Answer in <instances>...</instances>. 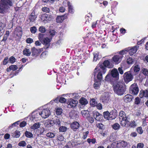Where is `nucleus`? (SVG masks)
<instances>
[{
  "label": "nucleus",
  "mask_w": 148,
  "mask_h": 148,
  "mask_svg": "<svg viewBox=\"0 0 148 148\" xmlns=\"http://www.w3.org/2000/svg\"><path fill=\"white\" fill-rule=\"evenodd\" d=\"M113 66L114 65L110 62V60L109 59L105 60L103 64L99 63L95 68V70L99 71L101 69L103 73L104 74L107 71L106 67L109 68H112Z\"/></svg>",
  "instance_id": "f257e3e1"
},
{
  "label": "nucleus",
  "mask_w": 148,
  "mask_h": 148,
  "mask_svg": "<svg viewBox=\"0 0 148 148\" xmlns=\"http://www.w3.org/2000/svg\"><path fill=\"white\" fill-rule=\"evenodd\" d=\"M12 5V3L10 0H1L0 1V13L4 14L6 12Z\"/></svg>",
  "instance_id": "f03ea898"
},
{
  "label": "nucleus",
  "mask_w": 148,
  "mask_h": 148,
  "mask_svg": "<svg viewBox=\"0 0 148 148\" xmlns=\"http://www.w3.org/2000/svg\"><path fill=\"white\" fill-rule=\"evenodd\" d=\"M119 116L120 124L123 126H125L129 122L128 116H127L125 113L122 111L119 112Z\"/></svg>",
  "instance_id": "7ed1b4c3"
},
{
  "label": "nucleus",
  "mask_w": 148,
  "mask_h": 148,
  "mask_svg": "<svg viewBox=\"0 0 148 148\" xmlns=\"http://www.w3.org/2000/svg\"><path fill=\"white\" fill-rule=\"evenodd\" d=\"M114 90L115 93L118 95H121L125 92L123 84L120 82H118L114 86Z\"/></svg>",
  "instance_id": "20e7f679"
},
{
  "label": "nucleus",
  "mask_w": 148,
  "mask_h": 148,
  "mask_svg": "<svg viewBox=\"0 0 148 148\" xmlns=\"http://www.w3.org/2000/svg\"><path fill=\"white\" fill-rule=\"evenodd\" d=\"M127 143L124 141L120 140L114 142L112 143V146L114 148L125 147L127 145Z\"/></svg>",
  "instance_id": "39448f33"
},
{
  "label": "nucleus",
  "mask_w": 148,
  "mask_h": 148,
  "mask_svg": "<svg viewBox=\"0 0 148 148\" xmlns=\"http://www.w3.org/2000/svg\"><path fill=\"white\" fill-rule=\"evenodd\" d=\"M123 56L119 54L115 55L112 57L111 61L113 63L117 64L121 62L122 60Z\"/></svg>",
  "instance_id": "423d86ee"
},
{
  "label": "nucleus",
  "mask_w": 148,
  "mask_h": 148,
  "mask_svg": "<svg viewBox=\"0 0 148 148\" xmlns=\"http://www.w3.org/2000/svg\"><path fill=\"white\" fill-rule=\"evenodd\" d=\"M130 93L134 95H136L139 91V88L137 84L134 83L132 84L129 88Z\"/></svg>",
  "instance_id": "0eeeda50"
},
{
  "label": "nucleus",
  "mask_w": 148,
  "mask_h": 148,
  "mask_svg": "<svg viewBox=\"0 0 148 148\" xmlns=\"http://www.w3.org/2000/svg\"><path fill=\"white\" fill-rule=\"evenodd\" d=\"M133 78V76L129 71L126 72L124 73V79L126 83H127L132 81Z\"/></svg>",
  "instance_id": "6e6552de"
},
{
  "label": "nucleus",
  "mask_w": 148,
  "mask_h": 148,
  "mask_svg": "<svg viewBox=\"0 0 148 148\" xmlns=\"http://www.w3.org/2000/svg\"><path fill=\"white\" fill-rule=\"evenodd\" d=\"M40 116L44 118L48 117L50 114V112L48 108L43 109L40 112Z\"/></svg>",
  "instance_id": "1a4fd4ad"
},
{
  "label": "nucleus",
  "mask_w": 148,
  "mask_h": 148,
  "mask_svg": "<svg viewBox=\"0 0 148 148\" xmlns=\"http://www.w3.org/2000/svg\"><path fill=\"white\" fill-rule=\"evenodd\" d=\"M101 99L104 103H107L110 99L109 94L108 92H105L103 93L101 97Z\"/></svg>",
  "instance_id": "9d476101"
},
{
  "label": "nucleus",
  "mask_w": 148,
  "mask_h": 148,
  "mask_svg": "<svg viewBox=\"0 0 148 148\" xmlns=\"http://www.w3.org/2000/svg\"><path fill=\"white\" fill-rule=\"evenodd\" d=\"M111 76L115 80H118L119 79V74L117 69L114 68L110 72Z\"/></svg>",
  "instance_id": "9b49d317"
},
{
  "label": "nucleus",
  "mask_w": 148,
  "mask_h": 148,
  "mask_svg": "<svg viewBox=\"0 0 148 148\" xmlns=\"http://www.w3.org/2000/svg\"><path fill=\"white\" fill-rule=\"evenodd\" d=\"M78 103L77 101L74 100L72 99H70L67 102L68 108H72L76 106Z\"/></svg>",
  "instance_id": "f8f14e48"
},
{
  "label": "nucleus",
  "mask_w": 148,
  "mask_h": 148,
  "mask_svg": "<svg viewBox=\"0 0 148 148\" xmlns=\"http://www.w3.org/2000/svg\"><path fill=\"white\" fill-rule=\"evenodd\" d=\"M95 71L94 72V77H95L96 75L97 72V79H98V81H101L102 79V74H103V73L102 70L101 69H100L98 71L97 70H96L95 69Z\"/></svg>",
  "instance_id": "ddd939ff"
},
{
  "label": "nucleus",
  "mask_w": 148,
  "mask_h": 148,
  "mask_svg": "<svg viewBox=\"0 0 148 148\" xmlns=\"http://www.w3.org/2000/svg\"><path fill=\"white\" fill-rule=\"evenodd\" d=\"M81 114L84 117L88 118V119L91 123H92V118L90 117L89 112L87 110H83L81 111Z\"/></svg>",
  "instance_id": "4468645a"
},
{
  "label": "nucleus",
  "mask_w": 148,
  "mask_h": 148,
  "mask_svg": "<svg viewBox=\"0 0 148 148\" xmlns=\"http://www.w3.org/2000/svg\"><path fill=\"white\" fill-rule=\"evenodd\" d=\"M69 116L71 119H76L79 117L77 112L75 110L71 111L69 113Z\"/></svg>",
  "instance_id": "2eb2a0df"
},
{
  "label": "nucleus",
  "mask_w": 148,
  "mask_h": 148,
  "mask_svg": "<svg viewBox=\"0 0 148 148\" xmlns=\"http://www.w3.org/2000/svg\"><path fill=\"white\" fill-rule=\"evenodd\" d=\"M93 117L96 120L99 121L101 120L102 116L99 112H95L93 113Z\"/></svg>",
  "instance_id": "dca6fc26"
},
{
  "label": "nucleus",
  "mask_w": 148,
  "mask_h": 148,
  "mask_svg": "<svg viewBox=\"0 0 148 148\" xmlns=\"http://www.w3.org/2000/svg\"><path fill=\"white\" fill-rule=\"evenodd\" d=\"M138 47H139L138 46L133 47L128 51L130 55H132L136 52Z\"/></svg>",
  "instance_id": "f3484780"
},
{
  "label": "nucleus",
  "mask_w": 148,
  "mask_h": 148,
  "mask_svg": "<svg viewBox=\"0 0 148 148\" xmlns=\"http://www.w3.org/2000/svg\"><path fill=\"white\" fill-rule=\"evenodd\" d=\"M37 18V16L35 14L34 11H33L28 16V19L30 22H34L36 20Z\"/></svg>",
  "instance_id": "a211bd4d"
},
{
  "label": "nucleus",
  "mask_w": 148,
  "mask_h": 148,
  "mask_svg": "<svg viewBox=\"0 0 148 148\" xmlns=\"http://www.w3.org/2000/svg\"><path fill=\"white\" fill-rule=\"evenodd\" d=\"M110 118L111 120L115 119L117 115V112L115 110H114L109 112Z\"/></svg>",
  "instance_id": "6ab92c4d"
},
{
  "label": "nucleus",
  "mask_w": 148,
  "mask_h": 148,
  "mask_svg": "<svg viewBox=\"0 0 148 148\" xmlns=\"http://www.w3.org/2000/svg\"><path fill=\"white\" fill-rule=\"evenodd\" d=\"M32 56H34L39 54L40 53V50L39 49H37L35 47H33L31 49Z\"/></svg>",
  "instance_id": "aec40b11"
},
{
  "label": "nucleus",
  "mask_w": 148,
  "mask_h": 148,
  "mask_svg": "<svg viewBox=\"0 0 148 148\" xmlns=\"http://www.w3.org/2000/svg\"><path fill=\"white\" fill-rule=\"evenodd\" d=\"M95 98H93V107L96 106L97 108L99 110H101L102 108V104L99 103H98L97 101H96Z\"/></svg>",
  "instance_id": "412c9836"
},
{
  "label": "nucleus",
  "mask_w": 148,
  "mask_h": 148,
  "mask_svg": "<svg viewBox=\"0 0 148 148\" xmlns=\"http://www.w3.org/2000/svg\"><path fill=\"white\" fill-rule=\"evenodd\" d=\"M40 116V112L35 111L32 113V117L30 119L32 120L35 119L36 118H38Z\"/></svg>",
  "instance_id": "4be33fe9"
},
{
  "label": "nucleus",
  "mask_w": 148,
  "mask_h": 148,
  "mask_svg": "<svg viewBox=\"0 0 148 148\" xmlns=\"http://www.w3.org/2000/svg\"><path fill=\"white\" fill-rule=\"evenodd\" d=\"M44 125L46 127L49 128L53 125V123L52 121L47 120L44 123Z\"/></svg>",
  "instance_id": "5701e85b"
},
{
  "label": "nucleus",
  "mask_w": 148,
  "mask_h": 148,
  "mask_svg": "<svg viewBox=\"0 0 148 148\" xmlns=\"http://www.w3.org/2000/svg\"><path fill=\"white\" fill-rule=\"evenodd\" d=\"M53 122V125L55 124L56 125H58V126H60V125L61 120L60 118L57 117H55L54 118Z\"/></svg>",
  "instance_id": "b1692460"
},
{
  "label": "nucleus",
  "mask_w": 148,
  "mask_h": 148,
  "mask_svg": "<svg viewBox=\"0 0 148 148\" xmlns=\"http://www.w3.org/2000/svg\"><path fill=\"white\" fill-rule=\"evenodd\" d=\"M132 98L133 97L129 94L127 95L124 97V101L127 103L131 101Z\"/></svg>",
  "instance_id": "393cba45"
},
{
  "label": "nucleus",
  "mask_w": 148,
  "mask_h": 148,
  "mask_svg": "<svg viewBox=\"0 0 148 148\" xmlns=\"http://www.w3.org/2000/svg\"><path fill=\"white\" fill-rule=\"evenodd\" d=\"M139 95L141 98H142L143 97H148V89L142 91H140Z\"/></svg>",
  "instance_id": "a878e982"
},
{
  "label": "nucleus",
  "mask_w": 148,
  "mask_h": 148,
  "mask_svg": "<svg viewBox=\"0 0 148 148\" xmlns=\"http://www.w3.org/2000/svg\"><path fill=\"white\" fill-rule=\"evenodd\" d=\"M79 124L77 122H75L72 123L71 125V128L74 131L78 129L79 127Z\"/></svg>",
  "instance_id": "bb28decb"
},
{
  "label": "nucleus",
  "mask_w": 148,
  "mask_h": 148,
  "mask_svg": "<svg viewBox=\"0 0 148 148\" xmlns=\"http://www.w3.org/2000/svg\"><path fill=\"white\" fill-rule=\"evenodd\" d=\"M41 19L44 23H46L49 20L48 15L46 14L42 15L41 16Z\"/></svg>",
  "instance_id": "cd10ccee"
},
{
  "label": "nucleus",
  "mask_w": 148,
  "mask_h": 148,
  "mask_svg": "<svg viewBox=\"0 0 148 148\" xmlns=\"http://www.w3.org/2000/svg\"><path fill=\"white\" fill-rule=\"evenodd\" d=\"M51 41V39L47 37L45 38H44L43 40L42 41V42H43L44 44L46 45V46H47V47H46V48H48V47L49 46V42Z\"/></svg>",
  "instance_id": "c85d7f7f"
},
{
  "label": "nucleus",
  "mask_w": 148,
  "mask_h": 148,
  "mask_svg": "<svg viewBox=\"0 0 148 148\" xmlns=\"http://www.w3.org/2000/svg\"><path fill=\"white\" fill-rule=\"evenodd\" d=\"M66 18L64 16H58L56 18V22L58 23H62Z\"/></svg>",
  "instance_id": "c756f323"
},
{
  "label": "nucleus",
  "mask_w": 148,
  "mask_h": 148,
  "mask_svg": "<svg viewBox=\"0 0 148 148\" xmlns=\"http://www.w3.org/2000/svg\"><path fill=\"white\" fill-rule=\"evenodd\" d=\"M131 70H133L134 72L137 73L140 70V67L138 65H134L131 68Z\"/></svg>",
  "instance_id": "7c9ffc66"
},
{
  "label": "nucleus",
  "mask_w": 148,
  "mask_h": 148,
  "mask_svg": "<svg viewBox=\"0 0 148 148\" xmlns=\"http://www.w3.org/2000/svg\"><path fill=\"white\" fill-rule=\"evenodd\" d=\"M79 102L80 103L83 105H85L88 103L87 100L84 97L81 98L79 100Z\"/></svg>",
  "instance_id": "2f4dec72"
},
{
  "label": "nucleus",
  "mask_w": 148,
  "mask_h": 148,
  "mask_svg": "<svg viewBox=\"0 0 148 148\" xmlns=\"http://www.w3.org/2000/svg\"><path fill=\"white\" fill-rule=\"evenodd\" d=\"M92 15L91 14L88 13L86 17V20H88V21H86L85 22L86 24H88V23H90V22H91L92 21Z\"/></svg>",
  "instance_id": "473e14b6"
},
{
  "label": "nucleus",
  "mask_w": 148,
  "mask_h": 148,
  "mask_svg": "<svg viewBox=\"0 0 148 148\" xmlns=\"http://www.w3.org/2000/svg\"><path fill=\"white\" fill-rule=\"evenodd\" d=\"M20 135V132L18 131H16L12 133L11 136L14 138H18Z\"/></svg>",
  "instance_id": "72a5a7b5"
},
{
  "label": "nucleus",
  "mask_w": 148,
  "mask_h": 148,
  "mask_svg": "<svg viewBox=\"0 0 148 148\" xmlns=\"http://www.w3.org/2000/svg\"><path fill=\"white\" fill-rule=\"evenodd\" d=\"M31 51L29 49L27 48L25 49L23 51V54L27 56H29L31 54Z\"/></svg>",
  "instance_id": "f704fd0d"
},
{
  "label": "nucleus",
  "mask_w": 148,
  "mask_h": 148,
  "mask_svg": "<svg viewBox=\"0 0 148 148\" xmlns=\"http://www.w3.org/2000/svg\"><path fill=\"white\" fill-rule=\"evenodd\" d=\"M104 118L107 120H111L110 118V114L108 111H107L103 112Z\"/></svg>",
  "instance_id": "c9c22d12"
},
{
  "label": "nucleus",
  "mask_w": 148,
  "mask_h": 148,
  "mask_svg": "<svg viewBox=\"0 0 148 148\" xmlns=\"http://www.w3.org/2000/svg\"><path fill=\"white\" fill-rule=\"evenodd\" d=\"M40 123L39 122L34 123L33 125L31 127V129L33 130L37 129L40 127Z\"/></svg>",
  "instance_id": "e433bc0d"
},
{
  "label": "nucleus",
  "mask_w": 148,
  "mask_h": 148,
  "mask_svg": "<svg viewBox=\"0 0 148 148\" xmlns=\"http://www.w3.org/2000/svg\"><path fill=\"white\" fill-rule=\"evenodd\" d=\"M100 81L95 82L94 84V87L95 88L98 89L99 88V86L101 84Z\"/></svg>",
  "instance_id": "4c0bfd02"
},
{
  "label": "nucleus",
  "mask_w": 148,
  "mask_h": 148,
  "mask_svg": "<svg viewBox=\"0 0 148 148\" xmlns=\"http://www.w3.org/2000/svg\"><path fill=\"white\" fill-rule=\"evenodd\" d=\"M25 136L28 138H32L33 137L32 134L30 132L26 131L25 132Z\"/></svg>",
  "instance_id": "58836bf2"
},
{
  "label": "nucleus",
  "mask_w": 148,
  "mask_h": 148,
  "mask_svg": "<svg viewBox=\"0 0 148 148\" xmlns=\"http://www.w3.org/2000/svg\"><path fill=\"white\" fill-rule=\"evenodd\" d=\"M96 126L97 127L100 129H103L105 128L104 125L101 123H97Z\"/></svg>",
  "instance_id": "ea45409f"
},
{
  "label": "nucleus",
  "mask_w": 148,
  "mask_h": 148,
  "mask_svg": "<svg viewBox=\"0 0 148 148\" xmlns=\"http://www.w3.org/2000/svg\"><path fill=\"white\" fill-rule=\"evenodd\" d=\"M17 66L16 65H11L9 67V69L10 70L14 71L17 70Z\"/></svg>",
  "instance_id": "a19ab883"
},
{
  "label": "nucleus",
  "mask_w": 148,
  "mask_h": 148,
  "mask_svg": "<svg viewBox=\"0 0 148 148\" xmlns=\"http://www.w3.org/2000/svg\"><path fill=\"white\" fill-rule=\"evenodd\" d=\"M68 5L69 7V12L71 13H73L74 12V10L72 6L70 4L69 2L68 3Z\"/></svg>",
  "instance_id": "79ce46f5"
},
{
  "label": "nucleus",
  "mask_w": 148,
  "mask_h": 148,
  "mask_svg": "<svg viewBox=\"0 0 148 148\" xmlns=\"http://www.w3.org/2000/svg\"><path fill=\"white\" fill-rule=\"evenodd\" d=\"M120 125L118 123H115L113 125H112L113 128L115 130H117L119 129L120 128Z\"/></svg>",
  "instance_id": "37998d69"
},
{
  "label": "nucleus",
  "mask_w": 148,
  "mask_h": 148,
  "mask_svg": "<svg viewBox=\"0 0 148 148\" xmlns=\"http://www.w3.org/2000/svg\"><path fill=\"white\" fill-rule=\"evenodd\" d=\"M129 121L130 119H129ZM127 124V125H128V126H129L131 127H134L136 126V123L134 121H132L131 122H129L128 124Z\"/></svg>",
  "instance_id": "c03bdc74"
},
{
  "label": "nucleus",
  "mask_w": 148,
  "mask_h": 148,
  "mask_svg": "<svg viewBox=\"0 0 148 148\" xmlns=\"http://www.w3.org/2000/svg\"><path fill=\"white\" fill-rule=\"evenodd\" d=\"M46 135L47 137L50 138H52L55 136V134L53 133L49 132L47 133Z\"/></svg>",
  "instance_id": "a18cd8bd"
},
{
  "label": "nucleus",
  "mask_w": 148,
  "mask_h": 148,
  "mask_svg": "<svg viewBox=\"0 0 148 148\" xmlns=\"http://www.w3.org/2000/svg\"><path fill=\"white\" fill-rule=\"evenodd\" d=\"M27 145L26 142L25 141H20L18 144L19 146L21 147H25Z\"/></svg>",
  "instance_id": "49530a36"
},
{
  "label": "nucleus",
  "mask_w": 148,
  "mask_h": 148,
  "mask_svg": "<svg viewBox=\"0 0 148 148\" xmlns=\"http://www.w3.org/2000/svg\"><path fill=\"white\" fill-rule=\"evenodd\" d=\"M59 130L60 132H64L66 131L67 128L65 126H61L59 128Z\"/></svg>",
  "instance_id": "de8ad7c7"
},
{
  "label": "nucleus",
  "mask_w": 148,
  "mask_h": 148,
  "mask_svg": "<svg viewBox=\"0 0 148 148\" xmlns=\"http://www.w3.org/2000/svg\"><path fill=\"white\" fill-rule=\"evenodd\" d=\"M99 53H97L94 55V57L93 58V61H96L97 59L99 58Z\"/></svg>",
  "instance_id": "09e8293b"
},
{
  "label": "nucleus",
  "mask_w": 148,
  "mask_h": 148,
  "mask_svg": "<svg viewBox=\"0 0 148 148\" xmlns=\"http://www.w3.org/2000/svg\"><path fill=\"white\" fill-rule=\"evenodd\" d=\"M143 74L145 75L148 76V70L146 69L143 68L142 70Z\"/></svg>",
  "instance_id": "8fccbe9b"
},
{
  "label": "nucleus",
  "mask_w": 148,
  "mask_h": 148,
  "mask_svg": "<svg viewBox=\"0 0 148 148\" xmlns=\"http://www.w3.org/2000/svg\"><path fill=\"white\" fill-rule=\"evenodd\" d=\"M15 58L13 56L10 57L9 59L10 62L12 64L14 63L15 62Z\"/></svg>",
  "instance_id": "3c124183"
},
{
  "label": "nucleus",
  "mask_w": 148,
  "mask_h": 148,
  "mask_svg": "<svg viewBox=\"0 0 148 148\" xmlns=\"http://www.w3.org/2000/svg\"><path fill=\"white\" fill-rule=\"evenodd\" d=\"M111 77L110 75L109 74H108L106 76L105 79V80L107 82H110L111 81Z\"/></svg>",
  "instance_id": "603ef678"
},
{
  "label": "nucleus",
  "mask_w": 148,
  "mask_h": 148,
  "mask_svg": "<svg viewBox=\"0 0 148 148\" xmlns=\"http://www.w3.org/2000/svg\"><path fill=\"white\" fill-rule=\"evenodd\" d=\"M56 112L57 115H60L62 113V110L60 108H58L57 109Z\"/></svg>",
  "instance_id": "864d4df0"
},
{
  "label": "nucleus",
  "mask_w": 148,
  "mask_h": 148,
  "mask_svg": "<svg viewBox=\"0 0 148 148\" xmlns=\"http://www.w3.org/2000/svg\"><path fill=\"white\" fill-rule=\"evenodd\" d=\"M59 101L61 103H65L66 101V99L62 97L59 98Z\"/></svg>",
  "instance_id": "5fc2aeb1"
},
{
  "label": "nucleus",
  "mask_w": 148,
  "mask_h": 148,
  "mask_svg": "<svg viewBox=\"0 0 148 148\" xmlns=\"http://www.w3.org/2000/svg\"><path fill=\"white\" fill-rule=\"evenodd\" d=\"M44 34H42L40 33L38 35V39L40 40L41 42L43 40L44 38Z\"/></svg>",
  "instance_id": "6e6d98bb"
},
{
  "label": "nucleus",
  "mask_w": 148,
  "mask_h": 148,
  "mask_svg": "<svg viewBox=\"0 0 148 148\" xmlns=\"http://www.w3.org/2000/svg\"><path fill=\"white\" fill-rule=\"evenodd\" d=\"M36 28L35 26H34L30 28V31L32 33H35L36 31Z\"/></svg>",
  "instance_id": "4d7b16f0"
},
{
  "label": "nucleus",
  "mask_w": 148,
  "mask_h": 148,
  "mask_svg": "<svg viewBox=\"0 0 148 148\" xmlns=\"http://www.w3.org/2000/svg\"><path fill=\"white\" fill-rule=\"evenodd\" d=\"M15 31L16 32H18V33H20V34H22V30L21 27H16V28Z\"/></svg>",
  "instance_id": "13d9d810"
},
{
  "label": "nucleus",
  "mask_w": 148,
  "mask_h": 148,
  "mask_svg": "<svg viewBox=\"0 0 148 148\" xmlns=\"http://www.w3.org/2000/svg\"><path fill=\"white\" fill-rule=\"evenodd\" d=\"M39 31L41 33H44L45 31V29L43 26H40L39 29Z\"/></svg>",
  "instance_id": "bf43d9fd"
},
{
  "label": "nucleus",
  "mask_w": 148,
  "mask_h": 148,
  "mask_svg": "<svg viewBox=\"0 0 148 148\" xmlns=\"http://www.w3.org/2000/svg\"><path fill=\"white\" fill-rule=\"evenodd\" d=\"M137 131L138 133L140 134H142L143 132L142 128L141 127H138L137 129Z\"/></svg>",
  "instance_id": "052dcab7"
},
{
  "label": "nucleus",
  "mask_w": 148,
  "mask_h": 148,
  "mask_svg": "<svg viewBox=\"0 0 148 148\" xmlns=\"http://www.w3.org/2000/svg\"><path fill=\"white\" fill-rule=\"evenodd\" d=\"M133 60L131 58H128L127 61V63L128 64H131L133 63Z\"/></svg>",
  "instance_id": "680f3d73"
},
{
  "label": "nucleus",
  "mask_w": 148,
  "mask_h": 148,
  "mask_svg": "<svg viewBox=\"0 0 148 148\" xmlns=\"http://www.w3.org/2000/svg\"><path fill=\"white\" fill-rule=\"evenodd\" d=\"M42 10L43 11L46 12H49L50 11L49 8H47V7L42 8Z\"/></svg>",
  "instance_id": "e2e57ef3"
},
{
  "label": "nucleus",
  "mask_w": 148,
  "mask_h": 148,
  "mask_svg": "<svg viewBox=\"0 0 148 148\" xmlns=\"http://www.w3.org/2000/svg\"><path fill=\"white\" fill-rule=\"evenodd\" d=\"M9 60H8V57H6L4 59L3 62V64L4 65H5L6 64L8 63V62Z\"/></svg>",
  "instance_id": "0e129e2a"
},
{
  "label": "nucleus",
  "mask_w": 148,
  "mask_h": 148,
  "mask_svg": "<svg viewBox=\"0 0 148 148\" xmlns=\"http://www.w3.org/2000/svg\"><path fill=\"white\" fill-rule=\"evenodd\" d=\"M56 33V32L53 30H50L49 32L50 35L51 36H54L55 34Z\"/></svg>",
  "instance_id": "69168bd1"
},
{
  "label": "nucleus",
  "mask_w": 148,
  "mask_h": 148,
  "mask_svg": "<svg viewBox=\"0 0 148 148\" xmlns=\"http://www.w3.org/2000/svg\"><path fill=\"white\" fill-rule=\"evenodd\" d=\"M20 122V121H18L13 124H12L11 126H10L9 127V128L11 127H13L14 126H16L17 125H18Z\"/></svg>",
  "instance_id": "338daca9"
},
{
  "label": "nucleus",
  "mask_w": 148,
  "mask_h": 148,
  "mask_svg": "<svg viewBox=\"0 0 148 148\" xmlns=\"http://www.w3.org/2000/svg\"><path fill=\"white\" fill-rule=\"evenodd\" d=\"M144 146V144L142 143H140L138 144L137 145V148H143Z\"/></svg>",
  "instance_id": "774afa93"
}]
</instances>
